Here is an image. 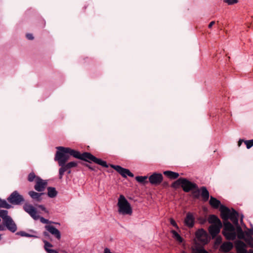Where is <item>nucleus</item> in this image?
I'll return each instance as SVG.
<instances>
[{"instance_id":"nucleus-43","label":"nucleus","mask_w":253,"mask_h":253,"mask_svg":"<svg viewBox=\"0 0 253 253\" xmlns=\"http://www.w3.org/2000/svg\"><path fill=\"white\" fill-rule=\"evenodd\" d=\"M38 207L40 209H41L42 211H44L45 212H47V211H46V208L44 207V206L41 205H38Z\"/></svg>"},{"instance_id":"nucleus-45","label":"nucleus","mask_w":253,"mask_h":253,"mask_svg":"<svg viewBox=\"0 0 253 253\" xmlns=\"http://www.w3.org/2000/svg\"><path fill=\"white\" fill-rule=\"evenodd\" d=\"M46 252L48 253H58V252L52 249H46Z\"/></svg>"},{"instance_id":"nucleus-22","label":"nucleus","mask_w":253,"mask_h":253,"mask_svg":"<svg viewBox=\"0 0 253 253\" xmlns=\"http://www.w3.org/2000/svg\"><path fill=\"white\" fill-rule=\"evenodd\" d=\"M111 167L115 169L118 173H119L123 177H126L127 172L125 170H123V169H125L121 167L120 166H116L113 165H110Z\"/></svg>"},{"instance_id":"nucleus-4","label":"nucleus","mask_w":253,"mask_h":253,"mask_svg":"<svg viewBox=\"0 0 253 253\" xmlns=\"http://www.w3.org/2000/svg\"><path fill=\"white\" fill-rule=\"evenodd\" d=\"M56 149L58 151L56 153H61L63 154V156H66L69 159H70V156H73L76 159L90 162V161H88V158L89 156L88 155V154H91L90 153L84 152L83 154H81L78 151L72 149L69 147H64L62 146L57 147H56Z\"/></svg>"},{"instance_id":"nucleus-40","label":"nucleus","mask_w":253,"mask_h":253,"mask_svg":"<svg viewBox=\"0 0 253 253\" xmlns=\"http://www.w3.org/2000/svg\"><path fill=\"white\" fill-rule=\"evenodd\" d=\"M222 242V238L220 236L216 237L215 240V244L217 245L220 244Z\"/></svg>"},{"instance_id":"nucleus-12","label":"nucleus","mask_w":253,"mask_h":253,"mask_svg":"<svg viewBox=\"0 0 253 253\" xmlns=\"http://www.w3.org/2000/svg\"><path fill=\"white\" fill-rule=\"evenodd\" d=\"M246 244L242 241H238L236 243V248L238 253H253V250L248 251Z\"/></svg>"},{"instance_id":"nucleus-8","label":"nucleus","mask_w":253,"mask_h":253,"mask_svg":"<svg viewBox=\"0 0 253 253\" xmlns=\"http://www.w3.org/2000/svg\"><path fill=\"white\" fill-rule=\"evenodd\" d=\"M7 200L10 204L14 205H21L25 201L23 196L20 195L17 191H13Z\"/></svg>"},{"instance_id":"nucleus-41","label":"nucleus","mask_w":253,"mask_h":253,"mask_svg":"<svg viewBox=\"0 0 253 253\" xmlns=\"http://www.w3.org/2000/svg\"><path fill=\"white\" fill-rule=\"evenodd\" d=\"M123 170H125L127 172L128 176L131 177H133L134 176V174L132 172H131L128 169H123Z\"/></svg>"},{"instance_id":"nucleus-13","label":"nucleus","mask_w":253,"mask_h":253,"mask_svg":"<svg viewBox=\"0 0 253 253\" xmlns=\"http://www.w3.org/2000/svg\"><path fill=\"white\" fill-rule=\"evenodd\" d=\"M222 227V224H212L209 227V232L212 238H215L220 231V229Z\"/></svg>"},{"instance_id":"nucleus-29","label":"nucleus","mask_w":253,"mask_h":253,"mask_svg":"<svg viewBox=\"0 0 253 253\" xmlns=\"http://www.w3.org/2000/svg\"><path fill=\"white\" fill-rule=\"evenodd\" d=\"M147 178L148 177L147 176H137L135 177V179L138 182L145 184L148 182V181L146 180Z\"/></svg>"},{"instance_id":"nucleus-28","label":"nucleus","mask_w":253,"mask_h":253,"mask_svg":"<svg viewBox=\"0 0 253 253\" xmlns=\"http://www.w3.org/2000/svg\"><path fill=\"white\" fill-rule=\"evenodd\" d=\"M182 177L179 178L177 180L175 181L174 182H173L172 183V184L171 185V187L174 188H177L180 185H181V186H182Z\"/></svg>"},{"instance_id":"nucleus-3","label":"nucleus","mask_w":253,"mask_h":253,"mask_svg":"<svg viewBox=\"0 0 253 253\" xmlns=\"http://www.w3.org/2000/svg\"><path fill=\"white\" fill-rule=\"evenodd\" d=\"M0 217L2 219V223L0 224V231L8 230L14 233L17 229V225L12 217L8 215L7 210H0Z\"/></svg>"},{"instance_id":"nucleus-10","label":"nucleus","mask_w":253,"mask_h":253,"mask_svg":"<svg viewBox=\"0 0 253 253\" xmlns=\"http://www.w3.org/2000/svg\"><path fill=\"white\" fill-rule=\"evenodd\" d=\"M163 176L160 173L154 172L149 177V181L152 185H158L163 181Z\"/></svg>"},{"instance_id":"nucleus-1","label":"nucleus","mask_w":253,"mask_h":253,"mask_svg":"<svg viewBox=\"0 0 253 253\" xmlns=\"http://www.w3.org/2000/svg\"><path fill=\"white\" fill-rule=\"evenodd\" d=\"M220 216L223 221V229L222 234L228 240H234L237 237L236 232V228L232 225L229 221L230 219L231 220V217L234 213V209H232V211L227 207L221 205L220 209Z\"/></svg>"},{"instance_id":"nucleus-5","label":"nucleus","mask_w":253,"mask_h":253,"mask_svg":"<svg viewBox=\"0 0 253 253\" xmlns=\"http://www.w3.org/2000/svg\"><path fill=\"white\" fill-rule=\"evenodd\" d=\"M182 182L181 187L185 192L193 191L194 197L196 199L199 198L200 190L196 183L192 182L185 178H182Z\"/></svg>"},{"instance_id":"nucleus-48","label":"nucleus","mask_w":253,"mask_h":253,"mask_svg":"<svg viewBox=\"0 0 253 253\" xmlns=\"http://www.w3.org/2000/svg\"><path fill=\"white\" fill-rule=\"evenodd\" d=\"M43 234L45 237H48L49 236L48 233L46 231L43 232Z\"/></svg>"},{"instance_id":"nucleus-51","label":"nucleus","mask_w":253,"mask_h":253,"mask_svg":"<svg viewBox=\"0 0 253 253\" xmlns=\"http://www.w3.org/2000/svg\"><path fill=\"white\" fill-rule=\"evenodd\" d=\"M242 218H243V216L241 217V221H242Z\"/></svg>"},{"instance_id":"nucleus-6","label":"nucleus","mask_w":253,"mask_h":253,"mask_svg":"<svg viewBox=\"0 0 253 253\" xmlns=\"http://www.w3.org/2000/svg\"><path fill=\"white\" fill-rule=\"evenodd\" d=\"M117 205L119 207V213L124 215L131 214L132 209L130 205L123 195L120 196Z\"/></svg>"},{"instance_id":"nucleus-14","label":"nucleus","mask_w":253,"mask_h":253,"mask_svg":"<svg viewBox=\"0 0 253 253\" xmlns=\"http://www.w3.org/2000/svg\"><path fill=\"white\" fill-rule=\"evenodd\" d=\"M47 184V182L44 181L42 178H37L34 188L36 191L42 192L44 190Z\"/></svg>"},{"instance_id":"nucleus-46","label":"nucleus","mask_w":253,"mask_h":253,"mask_svg":"<svg viewBox=\"0 0 253 253\" xmlns=\"http://www.w3.org/2000/svg\"><path fill=\"white\" fill-rule=\"evenodd\" d=\"M215 24V21H211L209 25V28H211L212 26Z\"/></svg>"},{"instance_id":"nucleus-50","label":"nucleus","mask_w":253,"mask_h":253,"mask_svg":"<svg viewBox=\"0 0 253 253\" xmlns=\"http://www.w3.org/2000/svg\"><path fill=\"white\" fill-rule=\"evenodd\" d=\"M66 171L67 172L68 174H70L71 172V169H69L68 170H66Z\"/></svg>"},{"instance_id":"nucleus-20","label":"nucleus","mask_w":253,"mask_h":253,"mask_svg":"<svg viewBox=\"0 0 253 253\" xmlns=\"http://www.w3.org/2000/svg\"><path fill=\"white\" fill-rule=\"evenodd\" d=\"M233 248V244L230 242H224L220 247L221 250L225 253L229 252Z\"/></svg>"},{"instance_id":"nucleus-38","label":"nucleus","mask_w":253,"mask_h":253,"mask_svg":"<svg viewBox=\"0 0 253 253\" xmlns=\"http://www.w3.org/2000/svg\"><path fill=\"white\" fill-rule=\"evenodd\" d=\"M246 237L248 236H252L253 235V229H249L248 231L246 232Z\"/></svg>"},{"instance_id":"nucleus-33","label":"nucleus","mask_w":253,"mask_h":253,"mask_svg":"<svg viewBox=\"0 0 253 253\" xmlns=\"http://www.w3.org/2000/svg\"><path fill=\"white\" fill-rule=\"evenodd\" d=\"M244 143L246 145L247 148L250 149L253 146V139L249 140H245Z\"/></svg>"},{"instance_id":"nucleus-47","label":"nucleus","mask_w":253,"mask_h":253,"mask_svg":"<svg viewBox=\"0 0 253 253\" xmlns=\"http://www.w3.org/2000/svg\"><path fill=\"white\" fill-rule=\"evenodd\" d=\"M244 141H245V140H243V139H240V140H239L238 142V146H239V147H240V146L241 145V144H242V142H244Z\"/></svg>"},{"instance_id":"nucleus-9","label":"nucleus","mask_w":253,"mask_h":253,"mask_svg":"<svg viewBox=\"0 0 253 253\" xmlns=\"http://www.w3.org/2000/svg\"><path fill=\"white\" fill-rule=\"evenodd\" d=\"M24 211L28 213L33 219H38L37 211L34 207L28 203H25L23 206Z\"/></svg>"},{"instance_id":"nucleus-7","label":"nucleus","mask_w":253,"mask_h":253,"mask_svg":"<svg viewBox=\"0 0 253 253\" xmlns=\"http://www.w3.org/2000/svg\"><path fill=\"white\" fill-rule=\"evenodd\" d=\"M234 213L231 217V221L235 225L236 228V233L237 236L239 239H242L245 240L247 238L246 233H245L241 226L239 225L238 223V217L239 213L236 211H234Z\"/></svg>"},{"instance_id":"nucleus-44","label":"nucleus","mask_w":253,"mask_h":253,"mask_svg":"<svg viewBox=\"0 0 253 253\" xmlns=\"http://www.w3.org/2000/svg\"><path fill=\"white\" fill-rule=\"evenodd\" d=\"M83 165L85 166L86 167H88L90 169L92 170H95V167H91V166H90L89 165H88L87 164H85V163H82Z\"/></svg>"},{"instance_id":"nucleus-34","label":"nucleus","mask_w":253,"mask_h":253,"mask_svg":"<svg viewBox=\"0 0 253 253\" xmlns=\"http://www.w3.org/2000/svg\"><path fill=\"white\" fill-rule=\"evenodd\" d=\"M194 253H209L206 250L203 248L196 249Z\"/></svg>"},{"instance_id":"nucleus-17","label":"nucleus","mask_w":253,"mask_h":253,"mask_svg":"<svg viewBox=\"0 0 253 253\" xmlns=\"http://www.w3.org/2000/svg\"><path fill=\"white\" fill-rule=\"evenodd\" d=\"M89 157L88 158L89 161H92L94 163L98 164L103 167L108 168V165L107 164L106 162L102 160L101 159H98L96 158L95 156L92 155L91 154H88Z\"/></svg>"},{"instance_id":"nucleus-23","label":"nucleus","mask_w":253,"mask_h":253,"mask_svg":"<svg viewBox=\"0 0 253 253\" xmlns=\"http://www.w3.org/2000/svg\"><path fill=\"white\" fill-rule=\"evenodd\" d=\"M208 221L210 223L213 224H222L221 221L218 217L214 214H211L209 216Z\"/></svg>"},{"instance_id":"nucleus-52","label":"nucleus","mask_w":253,"mask_h":253,"mask_svg":"<svg viewBox=\"0 0 253 253\" xmlns=\"http://www.w3.org/2000/svg\"><path fill=\"white\" fill-rule=\"evenodd\" d=\"M1 240V235H0V240Z\"/></svg>"},{"instance_id":"nucleus-37","label":"nucleus","mask_w":253,"mask_h":253,"mask_svg":"<svg viewBox=\"0 0 253 253\" xmlns=\"http://www.w3.org/2000/svg\"><path fill=\"white\" fill-rule=\"evenodd\" d=\"M170 223L173 226H174L176 228H177V229L178 228V226L177 224H176V222L173 218H171L170 219Z\"/></svg>"},{"instance_id":"nucleus-15","label":"nucleus","mask_w":253,"mask_h":253,"mask_svg":"<svg viewBox=\"0 0 253 253\" xmlns=\"http://www.w3.org/2000/svg\"><path fill=\"white\" fill-rule=\"evenodd\" d=\"M45 229L54 236L58 240L61 239V233L59 230L53 225H47L45 226Z\"/></svg>"},{"instance_id":"nucleus-31","label":"nucleus","mask_w":253,"mask_h":253,"mask_svg":"<svg viewBox=\"0 0 253 253\" xmlns=\"http://www.w3.org/2000/svg\"><path fill=\"white\" fill-rule=\"evenodd\" d=\"M244 241L250 247L253 248V238L252 236H248Z\"/></svg>"},{"instance_id":"nucleus-42","label":"nucleus","mask_w":253,"mask_h":253,"mask_svg":"<svg viewBox=\"0 0 253 253\" xmlns=\"http://www.w3.org/2000/svg\"><path fill=\"white\" fill-rule=\"evenodd\" d=\"M26 38L30 40H33L34 39V37L31 34H26Z\"/></svg>"},{"instance_id":"nucleus-30","label":"nucleus","mask_w":253,"mask_h":253,"mask_svg":"<svg viewBox=\"0 0 253 253\" xmlns=\"http://www.w3.org/2000/svg\"><path fill=\"white\" fill-rule=\"evenodd\" d=\"M37 178H40V177L36 176L34 172H31L28 176V180L29 182H33L34 180L36 181Z\"/></svg>"},{"instance_id":"nucleus-26","label":"nucleus","mask_w":253,"mask_h":253,"mask_svg":"<svg viewBox=\"0 0 253 253\" xmlns=\"http://www.w3.org/2000/svg\"><path fill=\"white\" fill-rule=\"evenodd\" d=\"M171 233L173 235V237L179 243H182L183 242L182 238L180 236V235L176 232L175 230H171Z\"/></svg>"},{"instance_id":"nucleus-16","label":"nucleus","mask_w":253,"mask_h":253,"mask_svg":"<svg viewBox=\"0 0 253 253\" xmlns=\"http://www.w3.org/2000/svg\"><path fill=\"white\" fill-rule=\"evenodd\" d=\"M195 218L193 214L190 212H188L186 214V217L184 219L185 224L189 228H192L195 224Z\"/></svg>"},{"instance_id":"nucleus-25","label":"nucleus","mask_w":253,"mask_h":253,"mask_svg":"<svg viewBox=\"0 0 253 253\" xmlns=\"http://www.w3.org/2000/svg\"><path fill=\"white\" fill-rule=\"evenodd\" d=\"M47 195L49 197L53 198L55 197L57 195V192L55 188L52 187H48L47 188Z\"/></svg>"},{"instance_id":"nucleus-35","label":"nucleus","mask_w":253,"mask_h":253,"mask_svg":"<svg viewBox=\"0 0 253 253\" xmlns=\"http://www.w3.org/2000/svg\"><path fill=\"white\" fill-rule=\"evenodd\" d=\"M43 243H44V249L46 251V249H49V248H51L53 247V245L50 244V243H49L48 242H47V241L46 240H43Z\"/></svg>"},{"instance_id":"nucleus-21","label":"nucleus","mask_w":253,"mask_h":253,"mask_svg":"<svg viewBox=\"0 0 253 253\" xmlns=\"http://www.w3.org/2000/svg\"><path fill=\"white\" fill-rule=\"evenodd\" d=\"M209 204L214 209H218L222 205H221L220 201L216 199L215 198L213 197L212 196L210 197Z\"/></svg>"},{"instance_id":"nucleus-2","label":"nucleus","mask_w":253,"mask_h":253,"mask_svg":"<svg viewBox=\"0 0 253 253\" xmlns=\"http://www.w3.org/2000/svg\"><path fill=\"white\" fill-rule=\"evenodd\" d=\"M69 159L65 156H63L61 153H56L54 157V160L58 162L60 168L59 169V178L61 179L66 170L71 169L73 168H75L78 165V162L72 161L67 163Z\"/></svg>"},{"instance_id":"nucleus-11","label":"nucleus","mask_w":253,"mask_h":253,"mask_svg":"<svg viewBox=\"0 0 253 253\" xmlns=\"http://www.w3.org/2000/svg\"><path fill=\"white\" fill-rule=\"evenodd\" d=\"M196 236L197 239L203 244H207L208 242V234L203 229L198 230L196 232Z\"/></svg>"},{"instance_id":"nucleus-39","label":"nucleus","mask_w":253,"mask_h":253,"mask_svg":"<svg viewBox=\"0 0 253 253\" xmlns=\"http://www.w3.org/2000/svg\"><path fill=\"white\" fill-rule=\"evenodd\" d=\"M40 221L41 222L43 223L48 224L49 223H50L51 222L49 221L48 219H45L44 218L41 217L40 218Z\"/></svg>"},{"instance_id":"nucleus-24","label":"nucleus","mask_w":253,"mask_h":253,"mask_svg":"<svg viewBox=\"0 0 253 253\" xmlns=\"http://www.w3.org/2000/svg\"><path fill=\"white\" fill-rule=\"evenodd\" d=\"M164 174L165 175L167 176L168 178L171 179H175L178 177L179 174L177 172H173L170 170H167L164 171Z\"/></svg>"},{"instance_id":"nucleus-27","label":"nucleus","mask_w":253,"mask_h":253,"mask_svg":"<svg viewBox=\"0 0 253 253\" xmlns=\"http://www.w3.org/2000/svg\"><path fill=\"white\" fill-rule=\"evenodd\" d=\"M11 207V206L8 204L5 200H2L0 198V208L9 209Z\"/></svg>"},{"instance_id":"nucleus-19","label":"nucleus","mask_w":253,"mask_h":253,"mask_svg":"<svg viewBox=\"0 0 253 253\" xmlns=\"http://www.w3.org/2000/svg\"><path fill=\"white\" fill-rule=\"evenodd\" d=\"M199 190L200 192H201V195L202 197L203 200L205 202L207 201L209 199L210 194L207 188L205 186H202Z\"/></svg>"},{"instance_id":"nucleus-36","label":"nucleus","mask_w":253,"mask_h":253,"mask_svg":"<svg viewBox=\"0 0 253 253\" xmlns=\"http://www.w3.org/2000/svg\"><path fill=\"white\" fill-rule=\"evenodd\" d=\"M223 1L227 3L229 5H231L237 3L238 2V0H223Z\"/></svg>"},{"instance_id":"nucleus-49","label":"nucleus","mask_w":253,"mask_h":253,"mask_svg":"<svg viewBox=\"0 0 253 253\" xmlns=\"http://www.w3.org/2000/svg\"><path fill=\"white\" fill-rule=\"evenodd\" d=\"M163 186H164V187H166V186H168L169 184H168V182H164V183H163Z\"/></svg>"},{"instance_id":"nucleus-18","label":"nucleus","mask_w":253,"mask_h":253,"mask_svg":"<svg viewBox=\"0 0 253 253\" xmlns=\"http://www.w3.org/2000/svg\"><path fill=\"white\" fill-rule=\"evenodd\" d=\"M29 195L35 202H40L42 199L41 196L44 194L43 193H37L34 191H30L28 192Z\"/></svg>"},{"instance_id":"nucleus-32","label":"nucleus","mask_w":253,"mask_h":253,"mask_svg":"<svg viewBox=\"0 0 253 253\" xmlns=\"http://www.w3.org/2000/svg\"><path fill=\"white\" fill-rule=\"evenodd\" d=\"M17 235H20L21 236H22V237H37V236H34V235H30L28 233H26L24 231H20V232H18L17 233Z\"/></svg>"}]
</instances>
